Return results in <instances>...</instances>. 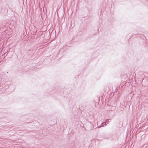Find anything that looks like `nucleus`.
I'll use <instances>...</instances> for the list:
<instances>
[{
    "instance_id": "f257e3e1",
    "label": "nucleus",
    "mask_w": 148,
    "mask_h": 148,
    "mask_svg": "<svg viewBox=\"0 0 148 148\" xmlns=\"http://www.w3.org/2000/svg\"><path fill=\"white\" fill-rule=\"evenodd\" d=\"M103 124H106V123H103L102 124H101L99 126H98L96 128H99L100 127H103V125H102ZM106 124H105L106 125Z\"/></svg>"
},
{
    "instance_id": "f03ea898",
    "label": "nucleus",
    "mask_w": 148,
    "mask_h": 148,
    "mask_svg": "<svg viewBox=\"0 0 148 148\" xmlns=\"http://www.w3.org/2000/svg\"><path fill=\"white\" fill-rule=\"evenodd\" d=\"M111 108L110 109L111 110H114L115 109V107L114 106H111Z\"/></svg>"
}]
</instances>
